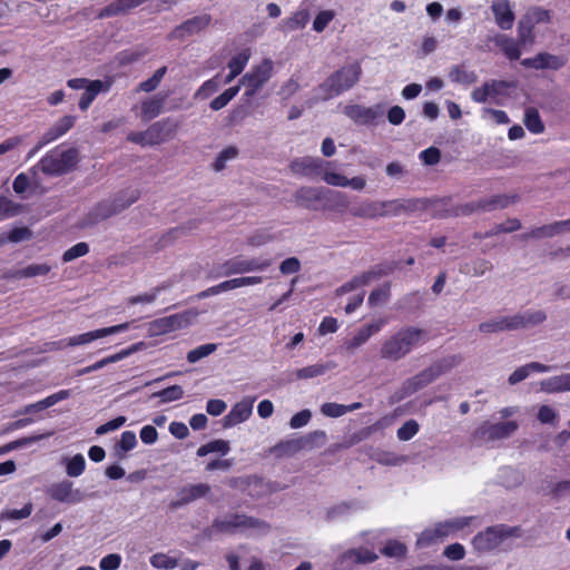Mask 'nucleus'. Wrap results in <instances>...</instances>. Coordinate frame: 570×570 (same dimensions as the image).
<instances>
[{
	"instance_id": "nucleus-1",
	"label": "nucleus",
	"mask_w": 570,
	"mask_h": 570,
	"mask_svg": "<svg viewBox=\"0 0 570 570\" xmlns=\"http://www.w3.org/2000/svg\"><path fill=\"white\" fill-rule=\"evenodd\" d=\"M425 338L426 333L421 328L414 326L402 327L383 342L380 355L387 361H400L423 343Z\"/></svg>"
},
{
	"instance_id": "nucleus-64",
	"label": "nucleus",
	"mask_w": 570,
	"mask_h": 570,
	"mask_svg": "<svg viewBox=\"0 0 570 570\" xmlns=\"http://www.w3.org/2000/svg\"><path fill=\"white\" fill-rule=\"evenodd\" d=\"M320 412L326 417L336 419L345 415V407L344 404L327 402L321 405Z\"/></svg>"
},
{
	"instance_id": "nucleus-9",
	"label": "nucleus",
	"mask_w": 570,
	"mask_h": 570,
	"mask_svg": "<svg viewBox=\"0 0 570 570\" xmlns=\"http://www.w3.org/2000/svg\"><path fill=\"white\" fill-rule=\"evenodd\" d=\"M518 528L497 524L479 532L472 539L473 548L479 552H489L500 548L508 539L515 537Z\"/></svg>"
},
{
	"instance_id": "nucleus-20",
	"label": "nucleus",
	"mask_w": 570,
	"mask_h": 570,
	"mask_svg": "<svg viewBox=\"0 0 570 570\" xmlns=\"http://www.w3.org/2000/svg\"><path fill=\"white\" fill-rule=\"evenodd\" d=\"M350 205L351 204L347 194L340 190L325 188L321 206L322 210L343 216L347 212L350 213Z\"/></svg>"
},
{
	"instance_id": "nucleus-60",
	"label": "nucleus",
	"mask_w": 570,
	"mask_h": 570,
	"mask_svg": "<svg viewBox=\"0 0 570 570\" xmlns=\"http://www.w3.org/2000/svg\"><path fill=\"white\" fill-rule=\"evenodd\" d=\"M309 20V13L306 10H301L295 12L288 20H286L285 26L287 30H297L304 28Z\"/></svg>"
},
{
	"instance_id": "nucleus-41",
	"label": "nucleus",
	"mask_w": 570,
	"mask_h": 570,
	"mask_svg": "<svg viewBox=\"0 0 570 570\" xmlns=\"http://www.w3.org/2000/svg\"><path fill=\"white\" fill-rule=\"evenodd\" d=\"M479 330L482 333H497L503 331H514L511 321V315L500 316L490 321L483 322L479 325Z\"/></svg>"
},
{
	"instance_id": "nucleus-3",
	"label": "nucleus",
	"mask_w": 570,
	"mask_h": 570,
	"mask_svg": "<svg viewBox=\"0 0 570 570\" xmlns=\"http://www.w3.org/2000/svg\"><path fill=\"white\" fill-rule=\"evenodd\" d=\"M178 122L171 118H165L154 122L144 131H130L127 140L141 147L160 145L174 137Z\"/></svg>"
},
{
	"instance_id": "nucleus-14",
	"label": "nucleus",
	"mask_w": 570,
	"mask_h": 570,
	"mask_svg": "<svg viewBox=\"0 0 570 570\" xmlns=\"http://www.w3.org/2000/svg\"><path fill=\"white\" fill-rule=\"evenodd\" d=\"M197 316L195 311H185L166 317L158 318L151 323V331L155 334H166L191 324Z\"/></svg>"
},
{
	"instance_id": "nucleus-48",
	"label": "nucleus",
	"mask_w": 570,
	"mask_h": 570,
	"mask_svg": "<svg viewBox=\"0 0 570 570\" xmlns=\"http://www.w3.org/2000/svg\"><path fill=\"white\" fill-rule=\"evenodd\" d=\"M184 396V390L180 385H171L161 391L151 394V399H159L160 403L178 401Z\"/></svg>"
},
{
	"instance_id": "nucleus-33",
	"label": "nucleus",
	"mask_w": 570,
	"mask_h": 570,
	"mask_svg": "<svg viewBox=\"0 0 570 570\" xmlns=\"http://www.w3.org/2000/svg\"><path fill=\"white\" fill-rule=\"evenodd\" d=\"M504 87L505 82L491 80L485 82L483 86L475 88L471 92V98L475 102L483 104L487 102L490 98L498 96Z\"/></svg>"
},
{
	"instance_id": "nucleus-62",
	"label": "nucleus",
	"mask_w": 570,
	"mask_h": 570,
	"mask_svg": "<svg viewBox=\"0 0 570 570\" xmlns=\"http://www.w3.org/2000/svg\"><path fill=\"white\" fill-rule=\"evenodd\" d=\"M89 252V246L87 243L85 242H80L76 245H73L72 247H70L69 249H67L63 255H62V261L65 263H69L76 258H79V257H82L85 255H87Z\"/></svg>"
},
{
	"instance_id": "nucleus-37",
	"label": "nucleus",
	"mask_w": 570,
	"mask_h": 570,
	"mask_svg": "<svg viewBox=\"0 0 570 570\" xmlns=\"http://www.w3.org/2000/svg\"><path fill=\"white\" fill-rule=\"evenodd\" d=\"M213 274V277H227L236 274H246L245 258L237 256L227 259L223 264L218 265Z\"/></svg>"
},
{
	"instance_id": "nucleus-26",
	"label": "nucleus",
	"mask_w": 570,
	"mask_h": 570,
	"mask_svg": "<svg viewBox=\"0 0 570 570\" xmlns=\"http://www.w3.org/2000/svg\"><path fill=\"white\" fill-rule=\"evenodd\" d=\"M325 188L301 187L295 191V200L303 207L312 210L321 209Z\"/></svg>"
},
{
	"instance_id": "nucleus-57",
	"label": "nucleus",
	"mask_w": 570,
	"mask_h": 570,
	"mask_svg": "<svg viewBox=\"0 0 570 570\" xmlns=\"http://www.w3.org/2000/svg\"><path fill=\"white\" fill-rule=\"evenodd\" d=\"M220 86V81L218 80V76L205 81L195 92L196 99H206L212 96L214 92L218 90Z\"/></svg>"
},
{
	"instance_id": "nucleus-16",
	"label": "nucleus",
	"mask_w": 570,
	"mask_h": 570,
	"mask_svg": "<svg viewBox=\"0 0 570 570\" xmlns=\"http://www.w3.org/2000/svg\"><path fill=\"white\" fill-rule=\"evenodd\" d=\"M263 282L262 276H242L232 279L224 281L217 285H214L203 292H200L197 296L198 298H206L209 296L218 295L223 292L233 291L244 286H253L261 284Z\"/></svg>"
},
{
	"instance_id": "nucleus-32",
	"label": "nucleus",
	"mask_w": 570,
	"mask_h": 570,
	"mask_svg": "<svg viewBox=\"0 0 570 570\" xmlns=\"http://www.w3.org/2000/svg\"><path fill=\"white\" fill-rule=\"evenodd\" d=\"M539 385L540 391L549 394L570 392V373L544 379Z\"/></svg>"
},
{
	"instance_id": "nucleus-63",
	"label": "nucleus",
	"mask_w": 570,
	"mask_h": 570,
	"mask_svg": "<svg viewBox=\"0 0 570 570\" xmlns=\"http://www.w3.org/2000/svg\"><path fill=\"white\" fill-rule=\"evenodd\" d=\"M21 210V206L13 203L11 199L0 196V216L9 218L18 215Z\"/></svg>"
},
{
	"instance_id": "nucleus-7",
	"label": "nucleus",
	"mask_w": 570,
	"mask_h": 570,
	"mask_svg": "<svg viewBox=\"0 0 570 570\" xmlns=\"http://www.w3.org/2000/svg\"><path fill=\"white\" fill-rule=\"evenodd\" d=\"M475 517H456L436 523L434 527L425 529L417 539L420 547H428L438 540L452 535L469 527Z\"/></svg>"
},
{
	"instance_id": "nucleus-5",
	"label": "nucleus",
	"mask_w": 570,
	"mask_h": 570,
	"mask_svg": "<svg viewBox=\"0 0 570 570\" xmlns=\"http://www.w3.org/2000/svg\"><path fill=\"white\" fill-rule=\"evenodd\" d=\"M269 527L266 522L242 514L226 515L215 520L213 524V531L226 533L243 532L249 535L266 533Z\"/></svg>"
},
{
	"instance_id": "nucleus-58",
	"label": "nucleus",
	"mask_w": 570,
	"mask_h": 570,
	"mask_svg": "<svg viewBox=\"0 0 570 570\" xmlns=\"http://www.w3.org/2000/svg\"><path fill=\"white\" fill-rule=\"evenodd\" d=\"M237 155H238V149L234 146H229V147L223 149L214 163V169L216 171L223 170L225 168L227 161L235 159L237 157Z\"/></svg>"
},
{
	"instance_id": "nucleus-18",
	"label": "nucleus",
	"mask_w": 570,
	"mask_h": 570,
	"mask_svg": "<svg viewBox=\"0 0 570 570\" xmlns=\"http://www.w3.org/2000/svg\"><path fill=\"white\" fill-rule=\"evenodd\" d=\"M568 61L567 56L552 55L549 52H540L532 58H525L521 61V65L525 68H532L535 70L550 69L559 70L566 66Z\"/></svg>"
},
{
	"instance_id": "nucleus-13",
	"label": "nucleus",
	"mask_w": 570,
	"mask_h": 570,
	"mask_svg": "<svg viewBox=\"0 0 570 570\" xmlns=\"http://www.w3.org/2000/svg\"><path fill=\"white\" fill-rule=\"evenodd\" d=\"M273 61L265 59L257 67L245 73L239 80V86L246 88L245 96L252 97L255 92L266 83L272 77Z\"/></svg>"
},
{
	"instance_id": "nucleus-35",
	"label": "nucleus",
	"mask_w": 570,
	"mask_h": 570,
	"mask_svg": "<svg viewBox=\"0 0 570 570\" xmlns=\"http://www.w3.org/2000/svg\"><path fill=\"white\" fill-rule=\"evenodd\" d=\"M245 549L242 547L237 552H229L226 556L229 570H240V561L248 563L247 570H265L264 562L257 557H250L247 560L244 559Z\"/></svg>"
},
{
	"instance_id": "nucleus-56",
	"label": "nucleus",
	"mask_w": 570,
	"mask_h": 570,
	"mask_svg": "<svg viewBox=\"0 0 570 570\" xmlns=\"http://www.w3.org/2000/svg\"><path fill=\"white\" fill-rule=\"evenodd\" d=\"M86 468V461L83 455L76 454L71 459L68 460L66 472L69 476L77 478L81 475Z\"/></svg>"
},
{
	"instance_id": "nucleus-38",
	"label": "nucleus",
	"mask_w": 570,
	"mask_h": 570,
	"mask_svg": "<svg viewBox=\"0 0 570 570\" xmlns=\"http://www.w3.org/2000/svg\"><path fill=\"white\" fill-rule=\"evenodd\" d=\"M325 438H326V433L324 431L318 430V431H314L313 433H309L305 438H297V439H292V440L282 442L278 445V449L284 452L295 453V452L306 448V445L309 442H312L314 439L324 440Z\"/></svg>"
},
{
	"instance_id": "nucleus-19",
	"label": "nucleus",
	"mask_w": 570,
	"mask_h": 570,
	"mask_svg": "<svg viewBox=\"0 0 570 570\" xmlns=\"http://www.w3.org/2000/svg\"><path fill=\"white\" fill-rule=\"evenodd\" d=\"M392 268H384L377 266L371 271L364 272L361 275L353 277L350 282L343 284L336 289V295L342 296L346 293L353 292L362 286L368 285L374 281L380 279L382 276L391 273Z\"/></svg>"
},
{
	"instance_id": "nucleus-50",
	"label": "nucleus",
	"mask_w": 570,
	"mask_h": 570,
	"mask_svg": "<svg viewBox=\"0 0 570 570\" xmlns=\"http://www.w3.org/2000/svg\"><path fill=\"white\" fill-rule=\"evenodd\" d=\"M209 485L204 483L190 485L181 491V501L189 502L198 498H203L209 492Z\"/></svg>"
},
{
	"instance_id": "nucleus-29",
	"label": "nucleus",
	"mask_w": 570,
	"mask_h": 570,
	"mask_svg": "<svg viewBox=\"0 0 570 570\" xmlns=\"http://www.w3.org/2000/svg\"><path fill=\"white\" fill-rule=\"evenodd\" d=\"M324 181L327 185L334 186V187H350L353 190L361 191L366 186V179L363 176H355L353 178H347L341 173L336 171H326L324 173Z\"/></svg>"
},
{
	"instance_id": "nucleus-55",
	"label": "nucleus",
	"mask_w": 570,
	"mask_h": 570,
	"mask_svg": "<svg viewBox=\"0 0 570 570\" xmlns=\"http://www.w3.org/2000/svg\"><path fill=\"white\" fill-rule=\"evenodd\" d=\"M216 350H217V345L214 343L200 345V346L188 352L187 361L189 363H196V362L200 361L202 358L210 355Z\"/></svg>"
},
{
	"instance_id": "nucleus-6",
	"label": "nucleus",
	"mask_w": 570,
	"mask_h": 570,
	"mask_svg": "<svg viewBox=\"0 0 570 570\" xmlns=\"http://www.w3.org/2000/svg\"><path fill=\"white\" fill-rule=\"evenodd\" d=\"M455 364V357H446L439 362H435L428 368L423 370L415 376L407 379L401 389L400 399H404L415 393L416 391L423 389L424 386L432 383L440 375L451 370Z\"/></svg>"
},
{
	"instance_id": "nucleus-36",
	"label": "nucleus",
	"mask_w": 570,
	"mask_h": 570,
	"mask_svg": "<svg viewBox=\"0 0 570 570\" xmlns=\"http://www.w3.org/2000/svg\"><path fill=\"white\" fill-rule=\"evenodd\" d=\"M110 83L102 80H91L79 100V108L85 111L92 104L95 98L102 91H108Z\"/></svg>"
},
{
	"instance_id": "nucleus-21",
	"label": "nucleus",
	"mask_w": 570,
	"mask_h": 570,
	"mask_svg": "<svg viewBox=\"0 0 570 570\" xmlns=\"http://www.w3.org/2000/svg\"><path fill=\"white\" fill-rule=\"evenodd\" d=\"M51 499L68 504H76L83 500V494L79 489L72 488V482L63 480L53 483L48 489Z\"/></svg>"
},
{
	"instance_id": "nucleus-40",
	"label": "nucleus",
	"mask_w": 570,
	"mask_h": 570,
	"mask_svg": "<svg viewBox=\"0 0 570 570\" xmlns=\"http://www.w3.org/2000/svg\"><path fill=\"white\" fill-rule=\"evenodd\" d=\"M209 23L210 17L208 14L197 16L181 23L176 29V32L180 36L194 35L204 30Z\"/></svg>"
},
{
	"instance_id": "nucleus-61",
	"label": "nucleus",
	"mask_w": 570,
	"mask_h": 570,
	"mask_svg": "<svg viewBox=\"0 0 570 570\" xmlns=\"http://www.w3.org/2000/svg\"><path fill=\"white\" fill-rule=\"evenodd\" d=\"M249 58L250 52L248 50H243L229 60L228 69L239 75L245 69Z\"/></svg>"
},
{
	"instance_id": "nucleus-24",
	"label": "nucleus",
	"mask_w": 570,
	"mask_h": 570,
	"mask_svg": "<svg viewBox=\"0 0 570 570\" xmlns=\"http://www.w3.org/2000/svg\"><path fill=\"white\" fill-rule=\"evenodd\" d=\"M550 12L542 8H531L527 11L524 17L519 23L520 40L525 42L527 37L530 36L534 24L549 22Z\"/></svg>"
},
{
	"instance_id": "nucleus-8",
	"label": "nucleus",
	"mask_w": 570,
	"mask_h": 570,
	"mask_svg": "<svg viewBox=\"0 0 570 570\" xmlns=\"http://www.w3.org/2000/svg\"><path fill=\"white\" fill-rule=\"evenodd\" d=\"M515 421L492 422L483 421L472 433L473 442L490 444L512 436L518 430Z\"/></svg>"
},
{
	"instance_id": "nucleus-22",
	"label": "nucleus",
	"mask_w": 570,
	"mask_h": 570,
	"mask_svg": "<svg viewBox=\"0 0 570 570\" xmlns=\"http://www.w3.org/2000/svg\"><path fill=\"white\" fill-rule=\"evenodd\" d=\"M76 119L77 118L71 115L59 118L46 132L40 136L37 142V149H41L48 144L65 136L75 126Z\"/></svg>"
},
{
	"instance_id": "nucleus-10",
	"label": "nucleus",
	"mask_w": 570,
	"mask_h": 570,
	"mask_svg": "<svg viewBox=\"0 0 570 570\" xmlns=\"http://www.w3.org/2000/svg\"><path fill=\"white\" fill-rule=\"evenodd\" d=\"M139 191L136 189H127L120 191L112 199L100 202L90 213V222L97 223L99 220L109 218L137 202Z\"/></svg>"
},
{
	"instance_id": "nucleus-59",
	"label": "nucleus",
	"mask_w": 570,
	"mask_h": 570,
	"mask_svg": "<svg viewBox=\"0 0 570 570\" xmlns=\"http://www.w3.org/2000/svg\"><path fill=\"white\" fill-rule=\"evenodd\" d=\"M420 430V425L415 420L406 421L396 432L400 441H409L414 438Z\"/></svg>"
},
{
	"instance_id": "nucleus-39",
	"label": "nucleus",
	"mask_w": 570,
	"mask_h": 570,
	"mask_svg": "<svg viewBox=\"0 0 570 570\" xmlns=\"http://www.w3.org/2000/svg\"><path fill=\"white\" fill-rule=\"evenodd\" d=\"M492 41L504 52V55L509 59H511V60L519 59V57L521 55V50H520L519 43L514 39L505 36V35L498 33L492 38Z\"/></svg>"
},
{
	"instance_id": "nucleus-28",
	"label": "nucleus",
	"mask_w": 570,
	"mask_h": 570,
	"mask_svg": "<svg viewBox=\"0 0 570 570\" xmlns=\"http://www.w3.org/2000/svg\"><path fill=\"white\" fill-rule=\"evenodd\" d=\"M377 559V554L366 548L350 549L345 551L338 559V563L342 568H348L354 564H365L374 562Z\"/></svg>"
},
{
	"instance_id": "nucleus-46",
	"label": "nucleus",
	"mask_w": 570,
	"mask_h": 570,
	"mask_svg": "<svg viewBox=\"0 0 570 570\" xmlns=\"http://www.w3.org/2000/svg\"><path fill=\"white\" fill-rule=\"evenodd\" d=\"M524 125L532 134H541L544 130V125L540 118L539 111L535 108H527L524 112Z\"/></svg>"
},
{
	"instance_id": "nucleus-30",
	"label": "nucleus",
	"mask_w": 570,
	"mask_h": 570,
	"mask_svg": "<svg viewBox=\"0 0 570 570\" xmlns=\"http://www.w3.org/2000/svg\"><path fill=\"white\" fill-rule=\"evenodd\" d=\"M509 204V199L504 196H493L489 199H483L476 203H470L462 206L455 215H469L476 210H493L497 208H504Z\"/></svg>"
},
{
	"instance_id": "nucleus-54",
	"label": "nucleus",
	"mask_w": 570,
	"mask_h": 570,
	"mask_svg": "<svg viewBox=\"0 0 570 570\" xmlns=\"http://www.w3.org/2000/svg\"><path fill=\"white\" fill-rule=\"evenodd\" d=\"M390 298V284L386 283L371 292L367 303L374 307L386 303Z\"/></svg>"
},
{
	"instance_id": "nucleus-11",
	"label": "nucleus",
	"mask_w": 570,
	"mask_h": 570,
	"mask_svg": "<svg viewBox=\"0 0 570 570\" xmlns=\"http://www.w3.org/2000/svg\"><path fill=\"white\" fill-rule=\"evenodd\" d=\"M78 160V153L75 148L67 150H51L41 158L39 166L45 174L61 175L75 167Z\"/></svg>"
},
{
	"instance_id": "nucleus-34",
	"label": "nucleus",
	"mask_w": 570,
	"mask_h": 570,
	"mask_svg": "<svg viewBox=\"0 0 570 570\" xmlns=\"http://www.w3.org/2000/svg\"><path fill=\"white\" fill-rule=\"evenodd\" d=\"M142 2L144 0H114L100 10L98 18H110L124 14L129 10L137 8Z\"/></svg>"
},
{
	"instance_id": "nucleus-42",
	"label": "nucleus",
	"mask_w": 570,
	"mask_h": 570,
	"mask_svg": "<svg viewBox=\"0 0 570 570\" xmlns=\"http://www.w3.org/2000/svg\"><path fill=\"white\" fill-rule=\"evenodd\" d=\"M164 102L165 98L159 96L144 100L141 102V119L149 121L156 118L161 112Z\"/></svg>"
},
{
	"instance_id": "nucleus-23",
	"label": "nucleus",
	"mask_w": 570,
	"mask_h": 570,
	"mask_svg": "<svg viewBox=\"0 0 570 570\" xmlns=\"http://www.w3.org/2000/svg\"><path fill=\"white\" fill-rule=\"evenodd\" d=\"M387 323L386 318H379L374 322L361 327L354 336L344 343V346L348 351H354L364 345L370 337L379 333Z\"/></svg>"
},
{
	"instance_id": "nucleus-52",
	"label": "nucleus",
	"mask_w": 570,
	"mask_h": 570,
	"mask_svg": "<svg viewBox=\"0 0 570 570\" xmlns=\"http://www.w3.org/2000/svg\"><path fill=\"white\" fill-rule=\"evenodd\" d=\"M275 239L274 235L266 229H258L249 235L246 239V244L249 247H262Z\"/></svg>"
},
{
	"instance_id": "nucleus-12",
	"label": "nucleus",
	"mask_w": 570,
	"mask_h": 570,
	"mask_svg": "<svg viewBox=\"0 0 570 570\" xmlns=\"http://www.w3.org/2000/svg\"><path fill=\"white\" fill-rule=\"evenodd\" d=\"M343 112L358 125L377 126L385 115V106L383 104H376L366 107L358 104H350L344 107Z\"/></svg>"
},
{
	"instance_id": "nucleus-47",
	"label": "nucleus",
	"mask_w": 570,
	"mask_h": 570,
	"mask_svg": "<svg viewBox=\"0 0 570 570\" xmlns=\"http://www.w3.org/2000/svg\"><path fill=\"white\" fill-rule=\"evenodd\" d=\"M230 446L229 443L225 440H214L210 441L197 450L198 456H205L209 453H220L222 455H225L229 452Z\"/></svg>"
},
{
	"instance_id": "nucleus-49",
	"label": "nucleus",
	"mask_w": 570,
	"mask_h": 570,
	"mask_svg": "<svg viewBox=\"0 0 570 570\" xmlns=\"http://www.w3.org/2000/svg\"><path fill=\"white\" fill-rule=\"evenodd\" d=\"M330 368H332V365H330V364L308 365V366L297 370L296 377L299 380L313 379V377L325 374Z\"/></svg>"
},
{
	"instance_id": "nucleus-2",
	"label": "nucleus",
	"mask_w": 570,
	"mask_h": 570,
	"mask_svg": "<svg viewBox=\"0 0 570 570\" xmlns=\"http://www.w3.org/2000/svg\"><path fill=\"white\" fill-rule=\"evenodd\" d=\"M362 68L358 62L343 66L331 75L317 89L316 97L328 100L353 88L360 80Z\"/></svg>"
},
{
	"instance_id": "nucleus-51",
	"label": "nucleus",
	"mask_w": 570,
	"mask_h": 570,
	"mask_svg": "<svg viewBox=\"0 0 570 570\" xmlns=\"http://www.w3.org/2000/svg\"><path fill=\"white\" fill-rule=\"evenodd\" d=\"M150 564L156 569L170 570L178 566V560L166 553H155L149 559Z\"/></svg>"
},
{
	"instance_id": "nucleus-27",
	"label": "nucleus",
	"mask_w": 570,
	"mask_h": 570,
	"mask_svg": "<svg viewBox=\"0 0 570 570\" xmlns=\"http://www.w3.org/2000/svg\"><path fill=\"white\" fill-rule=\"evenodd\" d=\"M490 8L497 26L502 30H510L515 19L510 1L492 0Z\"/></svg>"
},
{
	"instance_id": "nucleus-17",
	"label": "nucleus",
	"mask_w": 570,
	"mask_h": 570,
	"mask_svg": "<svg viewBox=\"0 0 570 570\" xmlns=\"http://www.w3.org/2000/svg\"><path fill=\"white\" fill-rule=\"evenodd\" d=\"M130 327V323H122L109 327L98 328L87 333H82L66 341V346L86 345L98 338L106 337L108 335L119 334L127 331Z\"/></svg>"
},
{
	"instance_id": "nucleus-45",
	"label": "nucleus",
	"mask_w": 570,
	"mask_h": 570,
	"mask_svg": "<svg viewBox=\"0 0 570 570\" xmlns=\"http://www.w3.org/2000/svg\"><path fill=\"white\" fill-rule=\"evenodd\" d=\"M137 438L132 431H125L121 433L119 442L115 445V454L119 459H124L126 453L137 446Z\"/></svg>"
},
{
	"instance_id": "nucleus-4",
	"label": "nucleus",
	"mask_w": 570,
	"mask_h": 570,
	"mask_svg": "<svg viewBox=\"0 0 570 570\" xmlns=\"http://www.w3.org/2000/svg\"><path fill=\"white\" fill-rule=\"evenodd\" d=\"M409 208V202H401L397 199L385 202L363 200L360 204L352 206L350 214L353 217L374 219L385 216H396Z\"/></svg>"
},
{
	"instance_id": "nucleus-31",
	"label": "nucleus",
	"mask_w": 570,
	"mask_h": 570,
	"mask_svg": "<svg viewBox=\"0 0 570 570\" xmlns=\"http://www.w3.org/2000/svg\"><path fill=\"white\" fill-rule=\"evenodd\" d=\"M547 318V315L541 309L535 311H525L522 313H517L514 315H511V321L513 324V328L521 330V328H529L533 327L538 324H541Z\"/></svg>"
},
{
	"instance_id": "nucleus-15",
	"label": "nucleus",
	"mask_w": 570,
	"mask_h": 570,
	"mask_svg": "<svg viewBox=\"0 0 570 570\" xmlns=\"http://www.w3.org/2000/svg\"><path fill=\"white\" fill-rule=\"evenodd\" d=\"M331 163L324 161L321 158L314 157H302L294 159L291 163V169L294 174L305 176L308 178H314L316 176H322L324 180V173L332 171L330 169Z\"/></svg>"
},
{
	"instance_id": "nucleus-43",
	"label": "nucleus",
	"mask_w": 570,
	"mask_h": 570,
	"mask_svg": "<svg viewBox=\"0 0 570 570\" xmlns=\"http://www.w3.org/2000/svg\"><path fill=\"white\" fill-rule=\"evenodd\" d=\"M51 271V266L42 263V264H31L23 268L16 269L11 272L10 276L17 279L21 278H31L36 276L47 275Z\"/></svg>"
},
{
	"instance_id": "nucleus-25",
	"label": "nucleus",
	"mask_w": 570,
	"mask_h": 570,
	"mask_svg": "<svg viewBox=\"0 0 570 570\" xmlns=\"http://www.w3.org/2000/svg\"><path fill=\"white\" fill-rule=\"evenodd\" d=\"M254 399H243L237 402L223 419V428L229 429L248 420L253 412Z\"/></svg>"
},
{
	"instance_id": "nucleus-53",
	"label": "nucleus",
	"mask_w": 570,
	"mask_h": 570,
	"mask_svg": "<svg viewBox=\"0 0 570 570\" xmlns=\"http://www.w3.org/2000/svg\"><path fill=\"white\" fill-rule=\"evenodd\" d=\"M239 85L226 89L223 94L212 100L210 108L213 110L223 109L239 92Z\"/></svg>"
},
{
	"instance_id": "nucleus-44",
	"label": "nucleus",
	"mask_w": 570,
	"mask_h": 570,
	"mask_svg": "<svg viewBox=\"0 0 570 570\" xmlns=\"http://www.w3.org/2000/svg\"><path fill=\"white\" fill-rule=\"evenodd\" d=\"M449 78L452 82L471 85L476 81L478 76L473 70H470L464 66H455L450 70Z\"/></svg>"
}]
</instances>
